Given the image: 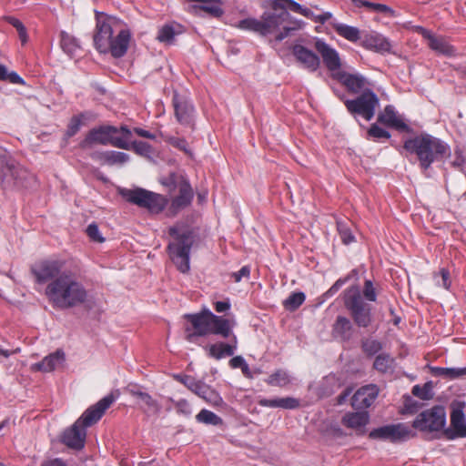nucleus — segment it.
I'll return each instance as SVG.
<instances>
[{
    "instance_id": "obj_16",
    "label": "nucleus",
    "mask_w": 466,
    "mask_h": 466,
    "mask_svg": "<svg viewBox=\"0 0 466 466\" xmlns=\"http://www.w3.org/2000/svg\"><path fill=\"white\" fill-rule=\"evenodd\" d=\"M25 171L10 157L0 156V179L7 184H17Z\"/></svg>"
},
{
    "instance_id": "obj_1",
    "label": "nucleus",
    "mask_w": 466,
    "mask_h": 466,
    "mask_svg": "<svg viewBox=\"0 0 466 466\" xmlns=\"http://www.w3.org/2000/svg\"><path fill=\"white\" fill-rule=\"evenodd\" d=\"M185 319L191 323L194 329V332L187 335V339L189 342H195L196 338L200 336L216 335L224 339L232 336L231 344L218 342L206 347V350L208 356L216 360L234 355L238 343L237 337L232 333L236 325L234 319L218 316L208 309H203L196 314H186Z\"/></svg>"
},
{
    "instance_id": "obj_45",
    "label": "nucleus",
    "mask_w": 466,
    "mask_h": 466,
    "mask_svg": "<svg viewBox=\"0 0 466 466\" xmlns=\"http://www.w3.org/2000/svg\"><path fill=\"white\" fill-rule=\"evenodd\" d=\"M130 149H133L137 154L140 156H148L151 153L150 146L142 141H135L130 143Z\"/></svg>"
},
{
    "instance_id": "obj_20",
    "label": "nucleus",
    "mask_w": 466,
    "mask_h": 466,
    "mask_svg": "<svg viewBox=\"0 0 466 466\" xmlns=\"http://www.w3.org/2000/svg\"><path fill=\"white\" fill-rule=\"evenodd\" d=\"M379 389L376 385H366L358 390L352 397V407L358 410L369 408L377 399Z\"/></svg>"
},
{
    "instance_id": "obj_3",
    "label": "nucleus",
    "mask_w": 466,
    "mask_h": 466,
    "mask_svg": "<svg viewBox=\"0 0 466 466\" xmlns=\"http://www.w3.org/2000/svg\"><path fill=\"white\" fill-rule=\"evenodd\" d=\"M45 294L55 307L68 309L84 303L87 292L76 276L70 271L49 282Z\"/></svg>"
},
{
    "instance_id": "obj_26",
    "label": "nucleus",
    "mask_w": 466,
    "mask_h": 466,
    "mask_svg": "<svg viewBox=\"0 0 466 466\" xmlns=\"http://www.w3.org/2000/svg\"><path fill=\"white\" fill-rule=\"evenodd\" d=\"M353 332L351 321L344 316H338L332 327L333 337L345 341L351 339Z\"/></svg>"
},
{
    "instance_id": "obj_13",
    "label": "nucleus",
    "mask_w": 466,
    "mask_h": 466,
    "mask_svg": "<svg viewBox=\"0 0 466 466\" xmlns=\"http://www.w3.org/2000/svg\"><path fill=\"white\" fill-rule=\"evenodd\" d=\"M63 265L59 260H44L32 267V273L37 283H49L65 272L62 270Z\"/></svg>"
},
{
    "instance_id": "obj_60",
    "label": "nucleus",
    "mask_w": 466,
    "mask_h": 466,
    "mask_svg": "<svg viewBox=\"0 0 466 466\" xmlns=\"http://www.w3.org/2000/svg\"><path fill=\"white\" fill-rule=\"evenodd\" d=\"M214 307H215V310L218 313H223V312H226L228 311L230 307H231V304L229 302V299H226V300H223V301H217L214 303Z\"/></svg>"
},
{
    "instance_id": "obj_42",
    "label": "nucleus",
    "mask_w": 466,
    "mask_h": 466,
    "mask_svg": "<svg viewBox=\"0 0 466 466\" xmlns=\"http://www.w3.org/2000/svg\"><path fill=\"white\" fill-rule=\"evenodd\" d=\"M260 22L258 19L256 18H246L240 20L237 27L242 30H248L252 31L255 33H258L260 35V29H259Z\"/></svg>"
},
{
    "instance_id": "obj_56",
    "label": "nucleus",
    "mask_w": 466,
    "mask_h": 466,
    "mask_svg": "<svg viewBox=\"0 0 466 466\" xmlns=\"http://www.w3.org/2000/svg\"><path fill=\"white\" fill-rule=\"evenodd\" d=\"M372 10L379 12V13H384L390 16L395 15V11L390 8V6L382 4H375L373 5Z\"/></svg>"
},
{
    "instance_id": "obj_58",
    "label": "nucleus",
    "mask_w": 466,
    "mask_h": 466,
    "mask_svg": "<svg viewBox=\"0 0 466 466\" xmlns=\"http://www.w3.org/2000/svg\"><path fill=\"white\" fill-rule=\"evenodd\" d=\"M207 384L202 381L195 380L194 383H191L189 386V390L194 392L198 397L201 396L202 392L206 389Z\"/></svg>"
},
{
    "instance_id": "obj_5",
    "label": "nucleus",
    "mask_w": 466,
    "mask_h": 466,
    "mask_svg": "<svg viewBox=\"0 0 466 466\" xmlns=\"http://www.w3.org/2000/svg\"><path fill=\"white\" fill-rule=\"evenodd\" d=\"M115 400V397L109 394L102 398L95 405L89 407L71 428L65 431L62 437L63 443L72 449H82L86 436V428L97 422Z\"/></svg>"
},
{
    "instance_id": "obj_8",
    "label": "nucleus",
    "mask_w": 466,
    "mask_h": 466,
    "mask_svg": "<svg viewBox=\"0 0 466 466\" xmlns=\"http://www.w3.org/2000/svg\"><path fill=\"white\" fill-rule=\"evenodd\" d=\"M344 305L359 327L367 328L372 321L371 307L366 303L358 286H351L345 291Z\"/></svg>"
},
{
    "instance_id": "obj_47",
    "label": "nucleus",
    "mask_w": 466,
    "mask_h": 466,
    "mask_svg": "<svg viewBox=\"0 0 466 466\" xmlns=\"http://www.w3.org/2000/svg\"><path fill=\"white\" fill-rule=\"evenodd\" d=\"M363 350L369 355H374L381 350V344L375 339H368L363 342Z\"/></svg>"
},
{
    "instance_id": "obj_19",
    "label": "nucleus",
    "mask_w": 466,
    "mask_h": 466,
    "mask_svg": "<svg viewBox=\"0 0 466 466\" xmlns=\"http://www.w3.org/2000/svg\"><path fill=\"white\" fill-rule=\"evenodd\" d=\"M369 422L370 414L367 411L347 412L341 419L342 425L353 431L357 435L366 433V426Z\"/></svg>"
},
{
    "instance_id": "obj_51",
    "label": "nucleus",
    "mask_w": 466,
    "mask_h": 466,
    "mask_svg": "<svg viewBox=\"0 0 466 466\" xmlns=\"http://www.w3.org/2000/svg\"><path fill=\"white\" fill-rule=\"evenodd\" d=\"M170 401L175 403L177 413L185 416H189L191 414V407L186 400L174 401L172 399H170Z\"/></svg>"
},
{
    "instance_id": "obj_14",
    "label": "nucleus",
    "mask_w": 466,
    "mask_h": 466,
    "mask_svg": "<svg viewBox=\"0 0 466 466\" xmlns=\"http://www.w3.org/2000/svg\"><path fill=\"white\" fill-rule=\"evenodd\" d=\"M415 31L420 34L422 37L427 40L429 47L434 52L449 57L456 56L455 47L443 36L436 35L422 26H416Z\"/></svg>"
},
{
    "instance_id": "obj_46",
    "label": "nucleus",
    "mask_w": 466,
    "mask_h": 466,
    "mask_svg": "<svg viewBox=\"0 0 466 466\" xmlns=\"http://www.w3.org/2000/svg\"><path fill=\"white\" fill-rule=\"evenodd\" d=\"M368 134L370 137H372L374 138L380 139V138H390V134L383 129L382 127H379L377 124H372L368 131Z\"/></svg>"
},
{
    "instance_id": "obj_27",
    "label": "nucleus",
    "mask_w": 466,
    "mask_h": 466,
    "mask_svg": "<svg viewBox=\"0 0 466 466\" xmlns=\"http://www.w3.org/2000/svg\"><path fill=\"white\" fill-rule=\"evenodd\" d=\"M378 121L383 125L399 130L408 129V126L396 114L394 107L390 105L385 106L383 112L378 116Z\"/></svg>"
},
{
    "instance_id": "obj_34",
    "label": "nucleus",
    "mask_w": 466,
    "mask_h": 466,
    "mask_svg": "<svg viewBox=\"0 0 466 466\" xmlns=\"http://www.w3.org/2000/svg\"><path fill=\"white\" fill-rule=\"evenodd\" d=\"M199 398L203 399L207 403L216 408L223 407L226 405L219 393L208 385L206 386V389Z\"/></svg>"
},
{
    "instance_id": "obj_9",
    "label": "nucleus",
    "mask_w": 466,
    "mask_h": 466,
    "mask_svg": "<svg viewBox=\"0 0 466 466\" xmlns=\"http://www.w3.org/2000/svg\"><path fill=\"white\" fill-rule=\"evenodd\" d=\"M118 192L127 201L145 208L152 213L161 212L167 205V199L163 196L144 188H120Z\"/></svg>"
},
{
    "instance_id": "obj_25",
    "label": "nucleus",
    "mask_w": 466,
    "mask_h": 466,
    "mask_svg": "<svg viewBox=\"0 0 466 466\" xmlns=\"http://www.w3.org/2000/svg\"><path fill=\"white\" fill-rule=\"evenodd\" d=\"M362 46L370 50L385 52L390 49V44L386 37L377 32L366 34L362 37Z\"/></svg>"
},
{
    "instance_id": "obj_4",
    "label": "nucleus",
    "mask_w": 466,
    "mask_h": 466,
    "mask_svg": "<svg viewBox=\"0 0 466 466\" xmlns=\"http://www.w3.org/2000/svg\"><path fill=\"white\" fill-rule=\"evenodd\" d=\"M403 148L416 157L422 171L451 156V147L445 141L425 132L405 140Z\"/></svg>"
},
{
    "instance_id": "obj_32",
    "label": "nucleus",
    "mask_w": 466,
    "mask_h": 466,
    "mask_svg": "<svg viewBox=\"0 0 466 466\" xmlns=\"http://www.w3.org/2000/svg\"><path fill=\"white\" fill-rule=\"evenodd\" d=\"M434 376L441 377L448 380H456L466 376V370L464 368H441L432 367L431 369Z\"/></svg>"
},
{
    "instance_id": "obj_64",
    "label": "nucleus",
    "mask_w": 466,
    "mask_h": 466,
    "mask_svg": "<svg viewBox=\"0 0 466 466\" xmlns=\"http://www.w3.org/2000/svg\"><path fill=\"white\" fill-rule=\"evenodd\" d=\"M41 466H67V465L61 459H53V460L45 461Z\"/></svg>"
},
{
    "instance_id": "obj_18",
    "label": "nucleus",
    "mask_w": 466,
    "mask_h": 466,
    "mask_svg": "<svg viewBox=\"0 0 466 466\" xmlns=\"http://www.w3.org/2000/svg\"><path fill=\"white\" fill-rule=\"evenodd\" d=\"M316 50L320 54L327 68L333 74H337L341 66L339 53L323 40H317Z\"/></svg>"
},
{
    "instance_id": "obj_35",
    "label": "nucleus",
    "mask_w": 466,
    "mask_h": 466,
    "mask_svg": "<svg viewBox=\"0 0 466 466\" xmlns=\"http://www.w3.org/2000/svg\"><path fill=\"white\" fill-rule=\"evenodd\" d=\"M196 420L204 424L218 426L223 424V420L216 413L203 409L196 416Z\"/></svg>"
},
{
    "instance_id": "obj_22",
    "label": "nucleus",
    "mask_w": 466,
    "mask_h": 466,
    "mask_svg": "<svg viewBox=\"0 0 466 466\" xmlns=\"http://www.w3.org/2000/svg\"><path fill=\"white\" fill-rule=\"evenodd\" d=\"M292 54L300 65L310 72L316 71L320 64L319 56L311 50L301 45H296L292 48Z\"/></svg>"
},
{
    "instance_id": "obj_21",
    "label": "nucleus",
    "mask_w": 466,
    "mask_h": 466,
    "mask_svg": "<svg viewBox=\"0 0 466 466\" xmlns=\"http://www.w3.org/2000/svg\"><path fill=\"white\" fill-rule=\"evenodd\" d=\"M333 77L342 83L352 93L366 91V86L369 85L368 80L360 74L339 71L337 74H333Z\"/></svg>"
},
{
    "instance_id": "obj_61",
    "label": "nucleus",
    "mask_w": 466,
    "mask_h": 466,
    "mask_svg": "<svg viewBox=\"0 0 466 466\" xmlns=\"http://www.w3.org/2000/svg\"><path fill=\"white\" fill-rule=\"evenodd\" d=\"M72 38L67 34L63 32L61 35V46L65 50L72 51V48L69 47Z\"/></svg>"
},
{
    "instance_id": "obj_40",
    "label": "nucleus",
    "mask_w": 466,
    "mask_h": 466,
    "mask_svg": "<svg viewBox=\"0 0 466 466\" xmlns=\"http://www.w3.org/2000/svg\"><path fill=\"white\" fill-rule=\"evenodd\" d=\"M141 402L145 406V412L150 414H158L161 410V405L148 393L144 396Z\"/></svg>"
},
{
    "instance_id": "obj_54",
    "label": "nucleus",
    "mask_w": 466,
    "mask_h": 466,
    "mask_svg": "<svg viewBox=\"0 0 466 466\" xmlns=\"http://www.w3.org/2000/svg\"><path fill=\"white\" fill-rule=\"evenodd\" d=\"M250 274V268L248 266L242 267L238 271L234 272L232 277L235 282H239L243 278L248 279Z\"/></svg>"
},
{
    "instance_id": "obj_43",
    "label": "nucleus",
    "mask_w": 466,
    "mask_h": 466,
    "mask_svg": "<svg viewBox=\"0 0 466 466\" xmlns=\"http://www.w3.org/2000/svg\"><path fill=\"white\" fill-rule=\"evenodd\" d=\"M434 280L438 286L443 287L445 289H449L451 284L450 272L444 268L434 275Z\"/></svg>"
},
{
    "instance_id": "obj_11",
    "label": "nucleus",
    "mask_w": 466,
    "mask_h": 466,
    "mask_svg": "<svg viewBox=\"0 0 466 466\" xmlns=\"http://www.w3.org/2000/svg\"><path fill=\"white\" fill-rule=\"evenodd\" d=\"M445 424V410L442 406L438 405L419 414L412 426L422 431H437L443 429Z\"/></svg>"
},
{
    "instance_id": "obj_62",
    "label": "nucleus",
    "mask_w": 466,
    "mask_h": 466,
    "mask_svg": "<svg viewBox=\"0 0 466 466\" xmlns=\"http://www.w3.org/2000/svg\"><path fill=\"white\" fill-rule=\"evenodd\" d=\"M331 17V13L326 12L321 15H315L313 14V17L311 18L313 21L317 23L324 24L326 21H328Z\"/></svg>"
},
{
    "instance_id": "obj_10",
    "label": "nucleus",
    "mask_w": 466,
    "mask_h": 466,
    "mask_svg": "<svg viewBox=\"0 0 466 466\" xmlns=\"http://www.w3.org/2000/svg\"><path fill=\"white\" fill-rule=\"evenodd\" d=\"M345 106L352 115L361 116L367 121L372 119L376 107L379 106V98L370 90L364 91L356 99L346 100Z\"/></svg>"
},
{
    "instance_id": "obj_24",
    "label": "nucleus",
    "mask_w": 466,
    "mask_h": 466,
    "mask_svg": "<svg viewBox=\"0 0 466 466\" xmlns=\"http://www.w3.org/2000/svg\"><path fill=\"white\" fill-rule=\"evenodd\" d=\"M288 15V13H283L282 15L264 14L259 20L260 35L265 36L276 33L284 21V18Z\"/></svg>"
},
{
    "instance_id": "obj_52",
    "label": "nucleus",
    "mask_w": 466,
    "mask_h": 466,
    "mask_svg": "<svg viewBox=\"0 0 466 466\" xmlns=\"http://www.w3.org/2000/svg\"><path fill=\"white\" fill-rule=\"evenodd\" d=\"M466 164V157L462 155L461 150H455V158L451 162L453 167L462 170Z\"/></svg>"
},
{
    "instance_id": "obj_2",
    "label": "nucleus",
    "mask_w": 466,
    "mask_h": 466,
    "mask_svg": "<svg viewBox=\"0 0 466 466\" xmlns=\"http://www.w3.org/2000/svg\"><path fill=\"white\" fill-rule=\"evenodd\" d=\"M130 32L121 20L105 14L96 15L94 44L100 53H110L114 57H122L127 51Z\"/></svg>"
},
{
    "instance_id": "obj_63",
    "label": "nucleus",
    "mask_w": 466,
    "mask_h": 466,
    "mask_svg": "<svg viewBox=\"0 0 466 466\" xmlns=\"http://www.w3.org/2000/svg\"><path fill=\"white\" fill-rule=\"evenodd\" d=\"M5 80H9L13 84H24V80L17 75L15 72H7V76Z\"/></svg>"
},
{
    "instance_id": "obj_23",
    "label": "nucleus",
    "mask_w": 466,
    "mask_h": 466,
    "mask_svg": "<svg viewBox=\"0 0 466 466\" xmlns=\"http://www.w3.org/2000/svg\"><path fill=\"white\" fill-rule=\"evenodd\" d=\"M66 360L65 352L61 350L45 357L40 362L32 365V370L43 372H51L62 366Z\"/></svg>"
},
{
    "instance_id": "obj_55",
    "label": "nucleus",
    "mask_w": 466,
    "mask_h": 466,
    "mask_svg": "<svg viewBox=\"0 0 466 466\" xmlns=\"http://www.w3.org/2000/svg\"><path fill=\"white\" fill-rule=\"evenodd\" d=\"M171 144L177 147L178 149L184 151L185 153L191 155V152L187 147V143L185 139L182 138H172L170 140Z\"/></svg>"
},
{
    "instance_id": "obj_36",
    "label": "nucleus",
    "mask_w": 466,
    "mask_h": 466,
    "mask_svg": "<svg viewBox=\"0 0 466 466\" xmlns=\"http://www.w3.org/2000/svg\"><path fill=\"white\" fill-rule=\"evenodd\" d=\"M394 364V359L389 354L382 353L376 357L373 367L380 372H387Z\"/></svg>"
},
{
    "instance_id": "obj_29",
    "label": "nucleus",
    "mask_w": 466,
    "mask_h": 466,
    "mask_svg": "<svg viewBox=\"0 0 466 466\" xmlns=\"http://www.w3.org/2000/svg\"><path fill=\"white\" fill-rule=\"evenodd\" d=\"M258 404L262 407L294 410L299 408V400L293 397L261 399L258 400Z\"/></svg>"
},
{
    "instance_id": "obj_48",
    "label": "nucleus",
    "mask_w": 466,
    "mask_h": 466,
    "mask_svg": "<svg viewBox=\"0 0 466 466\" xmlns=\"http://www.w3.org/2000/svg\"><path fill=\"white\" fill-rule=\"evenodd\" d=\"M81 125L82 119L80 116L72 117L67 127L66 136L69 137L75 136L79 131Z\"/></svg>"
},
{
    "instance_id": "obj_50",
    "label": "nucleus",
    "mask_w": 466,
    "mask_h": 466,
    "mask_svg": "<svg viewBox=\"0 0 466 466\" xmlns=\"http://www.w3.org/2000/svg\"><path fill=\"white\" fill-rule=\"evenodd\" d=\"M86 234L93 241L101 243L105 238L101 236L96 224L92 223L86 228Z\"/></svg>"
},
{
    "instance_id": "obj_30",
    "label": "nucleus",
    "mask_w": 466,
    "mask_h": 466,
    "mask_svg": "<svg viewBox=\"0 0 466 466\" xmlns=\"http://www.w3.org/2000/svg\"><path fill=\"white\" fill-rule=\"evenodd\" d=\"M272 7L273 9H286L288 7L292 12L300 14L307 18L313 17V12L310 9L303 7L294 0H274Z\"/></svg>"
},
{
    "instance_id": "obj_49",
    "label": "nucleus",
    "mask_w": 466,
    "mask_h": 466,
    "mask_svg": "<svg viewBox=\"0 0 466 466\" xmlns=\"http://www.w3.org/2000/svg\"><path fill=\"white\" fill-rule=\"evenodd\" d=\"M175 36V31L172 26H163L158 33L157 39L161 42H170Z\"/></svg>"
},
{
    "instance_id": "obj_38",
    "label": "nucleus",
    "mask_w": 466,
    "mask_h": 466,
    "mask_svg": "<svg viewBox=\"0 0 466 466\" xmlns=\"http://www.w3.org/2000/svg\"><path fill=\"white\" fill-rule=\"evenodd\" d=\"M305 299L303 292H293L284 300L283 305L289 310H295L305 301Z\"/></svg>"
},
{
    "instance_id": "obj_15",
    "label": "nucleus",
    "mask_w": 466,
    "mask_h": 466,
    "mask_svg": "<svg viewBox=\"0 0 466 466\" xmlns=\"http://www.w3.org/2000/svg\"><path fill=\"white\" fill-rule=\"evenodd\" d=\"M175 116L177 122L185 127H193L195 123V108L193 104L185 97L175 93L172 99Z\"/></svg>"
},
{
    "instance_id": "obj_6",
    "label": "nucleus",
    "mask_w": 466,
    "mask_h": 466,
    "mask_svg": "<svg viewBox=\"0 0 466 466\" xmlns=\"http://www.w3.org/2000/svg\"><path fill=\"white\" fill-rule=\"evenodd\" d=\"M132 131L122 126L119 129L112 126H102L91 129L86 138L81 142L82 148H87L93 144L112 145L121 149H130Z\"/></svg>"
},
{
    "instance_id": "obj_17",
    "label": "nucleus",
    "mask_w": 466,
    "mask_h": 466,
    "mask_svg": "<svg viewBox=\"0 0 466 466\" xmlns=\"http://www.w3.org/2000/svg\"><path fill=\"white\" fill-rule=\"evenodd\" d=\"M448 440L466 438V419L462 406L453 408L451 413V425L444 431Z\"/></svg>"
},
{
    "instance_id": "obj_53",
    "label": "nucleus",
    "mask_w": 466,
    "mask_h": 466,
    "mask_svg": "<svg viewBox=\"0 0 466 466\" xmlns=\"http://www.w3.org/2000/svg\"><path fill=\"white\" fill-rule=\"evenodd\" d=\"M299 28H300V23L299 22H296V26H294V27L284 26L282 31L279 32L276 35V40L279 41V42L282 41L283 39H285L286 37H288L291 31L299 29Z\"/></svg>"
},
{
    "instance_id": "obj_59",
    "label": "nucleus",
    "mask_w": 466,
    "mask_h": 466,
    "mask_svg": "<svg viewBox=\"0 0 466 466\" xmlns=\"http://www.w3.org/2000/svg\"><path fill=\"white\" fill-rule=\"evenodd\" d=\"M229 365L233 369H237V368L248 369V364L246 363L245 360L241 356L233 357L229 360Z\"/></svg>"
},
{
    "instance_id": "obj_28",
    "label": "nucleus",
    "mask_w": 466,
    "mask_h": 466,
    "mask_svg": "<svg viewBox=\"0 0 466 466\" xmlns=\"http://www.w3.org/2000/svg\"><path fill=\"white\" fill-rule=\"evenodd\" d=\"M178 187L179 195L177 198H175L172 201V208L175 210L186 208L191 203V200L193 198L192 187L190 184L183 177H180Z\"/></svg>"
},
{
    "instance_id": "obj_57",
    "label": "nucleus",
    "mask_w": 466,
    "mask_h": 466,
    "mask_svg": "<svg viewBox=\"0 0 466 466\" xmlns=\"http://www.w3.org/2000/svg\"><path fill=\"white\" fill-rule=\"evenodd\" d=\"M127 391L133 397L139 399L140 400H143L144 396H146L147 393L142 391L136 385H129L127 388Z\"/></svg>"
},
{
    "instance_id": "obj_37",
    "label": "nucleus",
    "mask_w": 466,
    "mask_h": 466,
    "mask_svg": "<svg viewBox=\"0 0 466 466\" xmlns=\"http://www.w3.org/2000/svg\"><path fill=\"white\" fill-rule=\"evenodd\" d=\"M267 383L271 386L283 387L290 382L288 372L284 370H277L267 379Z\"/></svg>"
},
{
    "instance_id": "obj_33",
    "label": "nucleus",
    "mask_w": 466,
    "mask_h": 466,
    "mask_svg": "<svg viewBox=\"0 0 466 466\" xmlns=\"http://www.w3.org/2000/svg\"><path fill=\"white\" fill-rule=\"evenodd\" d=\"M332 25L338 35L350 42H357L359 39H360V30L355 26L341 23H334Z\"/></svg>"
},
{
    "instance_id": "obj_39",
    "label": "nucleus",
    "mask_w": 466,
    "mask_h": 466,
    "mask_svg": "<svg viewBox=\"0 0 466 466\" xmlns=\"http://www.w3.org/2000/svg\"><path fill=\"white\" fill-rule=\"evenodd\" d=\"M412 394L420 400H428L432 399V383L431 381L426 382L423 386L415 385L411 390Z\"/></svg>"
},
{
    "instance_id": "obj_7",
    "label": "nucleus",
    "mask_w": 466,
    "mask_h": 466,
    "mask_svg": "<svg viewBox=\"0 0 466 466\" xmlns=\"http://www.w3.org/2000/svg\"><path fill=\"white\" fill-rule=\"evenodd\" d=\"M169 234L174 238L168 244L170 258L181 273H187L190 269L189 256L194 243L193 234L189 230L180 232L176 228H171Z\"/></svg>"
},
{
    "instance_id": "obj_44",
    "label": "nucleus",
    "mask_w": 466,
    "mask_h": 466,
    "mask_svg": "<svg viewBox=\"0 0 466 466\" xmlns=\"http://www.w3.org/2000/svg\"><path fill=\"white\" fill-rule=\"evenodd\" d=\"M363 296L369 301H376L377 299V292L374 288L373 282L370 279H366L363 287Z\"/></svg>"
},
{
    "instance_id": "obj_31",
    "label": "nucleus",
    "mask_w": 466,
    "mask_h": 466,
    "mask_svg": "<svg viewBox=\"0 0 466 466\" xmlns=\"http://www.w3.org/2000/svg\"><path fill=\"white\" fill-rule=\"evenodd\" d=\"M99 160L106 165H123L129 160V156L124 152L114 150L105 151L99 154Z\"/></svg>"
},
{
    "instance_id": "obj_41",
    "label": "nucleus",
    "mask_w": 466,
    "mask_h": 466,
    "mask_svg": "<svg viewBox=\"0 0 466 466\" xmlns=\"http://www.w3.org/2000/svg\"><path fill=\"white\" fill-rule=\"evenodd\" d=\"M338 231L344 244L348 245L355 240L349 225L343 221L337 222Z\"/></svg>"
},
{
    "instance_id": "obj_12",
    "label": "nucleus",
    "mask_w": 466,
    "mask_h": 466,
    "mask_svg": "<svg viewBox=\"0 0 466 466\" xmlns=\"http://www.w3.org/2000/svg\"><path fill=\"white\" fill-rule=\"evenodd\" d=\"M414 432L404 423L382 426L372 430L369 437L373 440H390V441H405L412 438Z\"/></svg>"
}]
</instances>
